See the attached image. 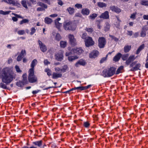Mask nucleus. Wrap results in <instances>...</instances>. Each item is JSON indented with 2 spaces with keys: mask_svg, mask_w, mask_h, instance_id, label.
Masks as SVG:
<instances>
[{
  "mask_svg": "<svg viewBox=\"0 0 148 148\" xmlns=\"http://www.w3.org/2000/svg\"><path fill=\"white\" fill-rule=\"evenodd\" d=\"M68 68L67 66L66 65H64L63 68L61 69V72L64 73L66 71L67 69Z\"/></svg>",
  "mask_w": 148,
  "mask_h": 148,
  "instance_id": "obj_44",
  "label": "nucleus"
},
{
  "mask_svg": "<svg viewBox=\"0 0 148 148\" xmlns=\"http://www.w3.org/2000/svg\"><path fill=\"white\" fill-rule=\"evenodd\" d=\"M148 30V26L145 25L143 26L140 33V36L143 37H145L146 34V31Z\"/></svg>",
  "mask_w": 148,
  "mask_h": 148,
  "instance_id": "obj_10",
  "label": "nucleus"
},
{
  "mask_svg": "<svg viewBox=\"0 0 148 148\" xmlns=\"http://www.w3.org/2000/svg\"><path fill=\"white\" fill-rule=\"evenodd\" d=\"M23 58V57L22 56L19 55L17 58V60L18 61H20Z\"/></svg>",
  "mask_w": 148,
  "mask_h": 148,
  "instance_id": "obj_59",
  "label": "nucleus"
},
{
  "mask_svg": "<svg viewBox=\"0 0 148 148\" xmlns=\"http://www.w3.org/2000/svg\"><path fill=\"white\" fill-rule=\"evenodd\" d=\"M136 59L135 56L131 55L129 57L126 61L125 64L127 65H129L132 62H133Z\"/></svg>",
  "mask_w": 148,
  "mask_h": 148,
  "instance_id": "obj_7",
  "label": "nucleus"
},
{
  "mask_svg": "<svg viewBox=\"0 0 148 148\" xmlns=\"http://www.w3.org/2000/svg\"><path fill=\"white\" fill-rule=\"evenodd\" d=\"M109 16L108 12V11H106L104 13H102L100 16V18L104 19H107L109 18Z\"/></svg>",
  "mask_w": 148,
  "mask_h": 148,
  "instance_id": "obj_16",
  "label": "nucleus"
},
{
  "mask_svg": "<svg viewBox=\"0 0 148 148\" xmlns=\"http://www.w3.org/2000/svg\"><path fill=\"white\" fill-rule=\"evenodd\" d=\"M131 48V45H126L124 48V51L125 53H127L129 52Z\"/></svg>",
  "mask_w": 148,
  "mask_h": 148,
  "instance_id": "obj_21",
  "label": "nucleus"
},
{
  "mask_svg": "<svg viewBox=\"0 0 148 148\" xmlns=\"http://www.w3.org/2000/svg\"><path fill=\"white\" fill-rule=\"evenodd\" d=\"M3 1L8 4H12L13 5L17 6L21 5L19 3L15 2L14 0H3Z\"/></svg>",
  "mask_w": 148,
  "mask_h": 148,
  "instance_id": "obj_14",
  "label": "nucleus"
},
{
  "mask_svg": "<svg viewBox=\"0 0 148 148\" xmlns=\"http://www.w3.org/2000/svg\"><path fill=\"white\" fill-rule=\"evenodd\" d=\"M97 16L96 14H93L89 16V18L91 19H94Z\"/></svg>",
  "mask_w": 148,
  "mask_h": 148,
  "instance_id": "obj_48",
  "label": "nucleus"
},
{
  "mask_svg": "<svg viewBox=\"0 0 148 148\" xmlns=\"http://www.w3.org/2000/svg\"><path fill=\"white\" fill-rule=\"evenodd\" d=\"M16 71L18 73H21V71L19 67L18 66L16 65L15 67Z\"/></svg>",
  "mask_w": 148,
  "mask_h": 148,
  "instance_id": "obj_56",
  "label": "nucleus"
},
{
  "mask_svg": "<svg viewBox=\"0 0 148 148\" xmlns=\"http://www.w3.org/2000/svg\"><path fill=\"white\" fill-rule=\"evenodd\" d=\"M99 52L97 50H94L89 54L90 58H95L97 57L99 54Z\"/></svg>",
  "mask_w": 148,
  "mask_h": 148,
  "instance_id": "obj_13",
  "label": "nucleus"
},
{
  "mask_svg": "<svg viewBox=\"0 0 148 148\" xmlns=\"http://www.w3.org/2000/svg\"><path fill=\"white\" fill-rule=\"evenodd\" d=\"M129 56V54L128 53L122 55L121 57L122 59L123 60H126L128 58Z\"/></svg>",
  "mask_w": 148,
  "mask_h": 148,
  "instance_id": "obj_33",
  "label": "nucleus"
},
{
  "mask_svg": "<svg viewBox=\"0 0 148 148\" xmlns=\"http://www.w3.org/2000/svg\"><path fill=\"white\" fill-rule=\"evenodd\" d=\"M90 124L88 122H84V125L85 127H88L90 126Z\"/></svg>",
  "mask_w": 148,
  "mask_h": 148,
  "instance_id": "obj_55",
  "label": "nucleus"
},
{
  "mask_svg": "<svg viewBox=\"0 0 148 148\" xmlns=\"http://www.w3.org/2000/svg\"><path fill=\"white\" fill-rule=\"evenodd\" d=\"M0 86H1L2 88H4V89H6L7 88V86L5 84H4L3 83H0Z\"/></svg>",
  "mask_w": 148,
  "mask_h": 148,
  "instance_id": "obj_58",
  "label": "nucleus"
},
{
  "mask_svg": "<svg viewBox=\"0 0 148 148\" xmlns=\"http://www.w3.org/2000/svg\"><path fill=\"white\" fill-rule=\"evenodd\" d=\"M16 74L13 73L9 72H4L2 75V82L6 84H10L13 80V78H15Z\"/></svg>",
  "mask_w": 148,
  "mask_h": 148,
  "instance_id": "obj_1",
  "label": "nucleus"
},
{
  "mask_svg": "<svg viewBox=\"0 0 148 148\" xmlns=\"http://www.w3.org/2000/svg\"><path fill=\"white\" fill-rule=\"evenodd\" d=\"M84 42L85 45L87 47L92 46L94 44V42L90 37H88L86 39L84 40Z\"/></svg>",
  "mask_w": 148,
  "mask_h": 148,
  "instance_id": "obj_4",
  "label": "nucleus"
},
{
  "mask_svg": "<svg viewBox=\"0 0 148 148\" xmlns=\"http://www.w3.org/2000/svg\"><path fill=\"white\" fill-rule=\"evenodd\" d=\"M109 36L112 39L114 40L115 41L117 42L119 40L118 38L112 35H110Z\"/></svg>",
  "mask_w": 148,
  "mask_h": 148,
  "instance_id": "obj_54",
  "label": "nucleus"
},
{
  "mask_svg": "<svg viewBox=\"0 0 148 148\" xmlns=\"http://www.w3.org/2000/svg\"><path fill=\"white\" fill-rule=\"evenodd\" d=\"M145 47V45L143 44L140 45L138 48L136 52V54H138Z\"/></svg>",
  "mask_w": 148,
  "mask_h": 148,
  "instance_id": "obj_23",
  "label": "nucleus"
},
{
  "mask_svg": "<svg viewBox=\"0 0 148 148\" xmlns=\"http://www.w3.org/2000/svg\"><path fill=\"white\" fill-rule=\"evenodd\" d=\"M74 53L80 55L84 52L83 50L81 48H74L72 50Z\"/></svg>",
  "mask_w": 148,
  "mask_h": 148,
  "instance_id": "obj_9",
  "label": "nucleus"
},
{
  "mask_svg": "<svg viewBox=\"0 0 148 148\" xmlns=\"http://www.w3.org/2000/svg\"><path fill=\"white\" fill-rule=\"evenodd\" d=\"M63 51H60L59 53L56 54L55 56L56 59L58 61H61L63 59Z\"/></svg>",
  "mask_w": 148,
  "mask_h": 148,
  "instance_id": "obj_11",
  "label": "nucleus"
},
{
  "mask_svg": "<svg viewBox=\"0 0 148 148\" xmlns=\"http://www.w3.org/2000/svg\"><path fill=\"white\" fill-rule=\"evenodd\" d=\"M101 21H100L99 20H97L96 21L97 24V27L99 29H101V26L100 25V22H101Z\"/></svg>",
  "mask_w": 148,
  "mask_h": 148,
  "instance_id": "obj_52",
  "label": "nucleus"
},
{
  "mask_svg": "<svg viewBox=\"0 0 148 148\" xmlns=\"http://www.w3.org/2000/svg\"><path fill=\"white\" fill-rule=\"evenodd\" d=\"M68 38L69 39L70 44L73 46H75L77 44L76 39L74 38V36L73 35L70 34L68 36Z\"/></svg>",
  "mask_w": 148,
  "mask_h": 148,
  "instance_id": "obj_6",
  "label": "nucleus"
},
{
  "mask_svg": "<svg viewBox=\"0 0 148 148\" xmlns=\"http://www.w3.org/2000/svg\"><path fill=\"white\" fill-rule=\"evenodd\" d=\"M37 61L36 59H35L34 60L32 61L31 65V68L34 69L35 66L37 64Z\"/></svg>",
  "mask_w": 148,
  "mask_h": 148,
  "instance_id": "obj_26",
  "label": "nucleus"
},
{
  "mask_svg": "<svg viewBox=\"0 0 148 148\" xmlns=\"http://www.w3.org/2000/svg\"><path fill=\"white\" fill-rule=\"evenodd\" d=\"M127 34L130 36H132L133 34V32L132 31H127Z\"/></svg>",
  "mask_w": 148,
  "mask_h": 148,
  "instance_id": "obj_61",
  "label": "nucleus"
},
{
  "mask_svg": "<svg viewBox=\"0 0 148 148\" xmlns=\"http://www.w3.org/2000/svg\"><path fill=\"white\" fill-rule=\"evenodd\" d=\"M106 60V58L105 57L102 58L100 61V62L101 63H103L104 61Z\"/></svg>",
  "mask_w": 148,
  "mask_h": 148,
  "instance_id": "obj_64",
  "label": "nucleus"
},
{
  "mask_svg": "<svg viewBox=\"0 0 148 148\" xmlns=\"http://www.w3.org/2000/svg\"><path fill=\"white\" fill-rule=\"evenodd\" d=\"M61 39L60 35L59 34H57L56 36L55 39L59 41Z\"/></svg>",
  "mask_w": 148,
  "mask_h": 148,
  "instance_id": "obj_46",
  "label": "nucleus"
},
{
  "mask_svg": "<svg viewBox=\"0 0 148 148\" xmlns=\"http://www.w3.org/2000/svg\"><path fill=\"white\" fill-rule=\"evenodd\" d=\"M45 71L47 73V74L49 76H50L51 75L52 71L49 69L46 68L45 69Z\"/></svg>",
  "mask_w": 148,
  "mask_h": 148,
  "instance_id": "obj_36",
  "label": "nucleus"
},
{
  "mask_svg": "<svg viewBox=\"0 0 148 148\" xmlns=\"http://www.w3.org/2000/svg\"><path fill=\"white\" fill-rule=\"evenodd\" d=\"M85 30L89 33H92L93 31V29L92 27H86L85 28Z\"/></svg>",
  "mask_w": 148,
  "mask_h": 148,
  "instance_id": "obj_39",
  "label": "nucleus"
},
{
  "mask_svg": "<svg viewBox=\"0 0 148 148\" xmlns=\"http://www.w3.org/2000/svg\"><path fill=\"white\" fill-rule=\"evenodd\" d=\"M64 29L66 30L74 31L76 27V25L71 21H66L64 22L63 25Z\"/></svg>",
  "mask_w": 148,
  "mask_h": 148,
  "instance_id": "obj_3",
  "label": "nucleus"
},
{
  "mask_svg": "<svg viewBox=\"0 0 148 148\" xmlns=\"http://www.w3.org/2000/svg\"><path fill=\"white\" fill-rule=\"evenodd\" d=\"M29 22V21L27 19H23L20 22V24L21 25L23 23H28Z\"/></svg>",
  "mask_w": 148,
  "mask_h": 148,
  "instance_id": "obj_43",
  "label": "nucleus"
},
{
  "mask_svg": "<svg viewBox=\"0 0 148 148\" xmlns=\"http://www.w3.org/2000/svg\"><path fill=\"white\" fill-rule=\"evenodd\" d=\"M10 12V11L4 12L2 10H0V14L3 15H7Z\"/></svg>",
  "mask_w": 148,
  "mask_h": 148,
  "instance_id": "obj_42",
  "label": "nucleus"
},
{
  "mask_svg": "<svg viewBox=\"0 0 148 148\" xmlns=\"http://www.w3.org/2000/svg\"><path fill=\"white\" fill-rule=\"evenodd\" d=\"M42 141L40 140L39 141H36L33 142V144L36 145H37L38 147H40L42 145Z\"/></svg>",
  "mask_w": 148,
  "mask_h": 148,
  "instance_id": "obj_34",
  "label": "nucleus"
},
{
  "mask_svg": "<svg viewBox=\"0 0 148 148\" xmlns=\"http://www.w3.org/2000/svg\"><path fill=\"white\" fill-rule=\"evenodd\" d=\"M82 12L83 15H88L89 13L88 10H82Z\"/></svg>",
  "mask_w": 148,
  "mask_h": 148,
  "instance_id": "obj_40",
  "label": "nucleus"
},
{
  "mask_svg": "<svg viewBox=\"0 0 148 148\" xmlns=\"http://www.w3.org/2000/svg\"><path fill=\"white\" fill-rule=\"evenodd\" d=\"M23 81L24 83L27 84L28 83V82L27 79V75L26 74H23Z\"/></svg>",
  "mask_w": 148,
  "mask_h": 148,
  "instance_id": "obj_25",
  "label": "nucleus"
},
{
  "mask_svg": "<svg viewBox=\"0 0 148 148\" xmlns=\"http://www.w3.org/2000/svg\"><path fill=\"white\" fill-rule=\"evenodd\" d=\"M98 5L100 8H103L106 6V4L105 3L101 2H99L98 3Z\"/></svg>",
  "mask_w": 148,
  "mask_h": 148,
  "instance_id": "obj_37",
  "label": "nucleus"
},
{
  "mask_svg": "<svg viewBox=\"0 0 148 148\" xmlns=\"http://www.w3.org/2000/svg\"><path fill=\"white\" fill-rule=\"evenodd\" d=\"M110 25L108 22H106L104 27V31L106 32L108 31L110 29Z\"/></svg>",
  "mask_w": 148,
  "mask_h": 148,
  "instance_id": "obj_27",
  "label": "nucleus"
},
{
  "mask_svg": "<svg viewBox=\"0 0 148 148\" xmlns=\"http://www.w3.org/2000/svg\"><path fill=\"white\" fill-rule=\"evenodd\" d=\"M55 70L56 72L58 73V72L61 71V69L58 67H56L55 68Z\"/></svg>",
  "mask_w": 148,
  "mask_h": 148,
  "instance_id": "obj_62",
  "label": "nucleus"
},
{
  "mask_svg": "<svg viewBox=\"0 0 148 148\" xmlns=\"http://www.w3.org/2000/svg\"><path fill=\"white\" fill-rule=\"evenodd\" d=\"M141 3L143 5L148 6V1L145 0L142 1H141Z\"/></svg>",
  "mask_w": 148,
  "mask_h": 148,
  "instance_id": "obj_45",
  "label": "nucleus"
},
{
  "mask_svg": "<svg viewBox=\"0 0 148 148\" xmlns=\"http://www.w3.org/2000/svg\"><path fill=\"white\" fill-rule=\"evenodd\" d=\"M34 69L31 68L30 69L29 71V76H28L34 75Z\"/></svg>",
  "mask_w": 148,
  "mask_h": 148,
  "instance_id": "obj_31",
  "label": "nucleus"
},
{
  "mask_svg": "<svg viewBox=\"0 0 148 148\" xmlns=\"http://www.w3.org/2000/svg\"><path fill=\"white\" fill-rule=\"evenodd\" d=\"M62 76V75L61 72L59 73H53L52 74V77L54 79H56L58 78L61 77Z\"/></svg>",
  "mask_w": 148,
  "mask_h": 148,
  "instance_id": "obj_17",
  "label": "nucleus"
},
{
  "mask_svg": "<svg viewBox=\"0 0 148 148\" xmlns=\"http://www.w3.org/2000/svg\"><path fill=\"white\" fill-rule=\"evenodd\" d=\"M52 21V20L49 18L46 17L45 18V23L48 24H50L51 23Z\"/></svg>",
  "mask_w": 148,
  "mask_h": 148,
  "instance_id": "obj_24",
  "label": "nucleus"
},
{
  "mask_svg": "<svg viewBox=\"0 0 148 148\" xmlns=\"http://www.w3.org/2000/svg\"><path fill=\"white\" fill-rule=\"evenodd\" d=\"M26 55V51L25 50L22 49L19 55L23 57H24Z\"/></svg>",
  "mask_w": 148,
  "mask_h": 148,
  "instance_id": "obj_41",
  "label": "nucleus"
},
{
  "mask_svg": "<svg viewBox=\"0 0 148 148\" xmlns=\"http://www.w3.org/2000/svg\"><path fill=\"white\" fill-rule=\"evenodd\" d=\"M38 42L41 50L43 52H45L47 50L46 46L39 40H38Z\"/></svg>",
  "mask_w": 148,
  "mask_h": 148,
  "instance_id": "obj_8",
  "label": "nucleus"
},
{
  "mask_svg": "<svg viewBox=\"0 0 148 148\" xmlns=\"http://www.w3.org/2000/svg\"><path fill=\"white\" fill-rule=\"evenodd\" d=\"M25 84H25V83H24V82L21 81H19L16 83L17 86L20 87H23Z\"/></svg>",
  "mask_w": 148,
  "mask_h": 148,
  "instance_id": "obj_28",
  "label": "nucleus"
},
{
  "mask_svg": "<svg viewBox=\"0 0 148 148\" xmlns=\"http://www.w3.org/2000/svg\"><path fill=\"white\" fill-rule=\"evenodd\" d=\"M122 54L120 53H118L114 58L113 60L115 62L118 61L121 57Z\"/></svg>",
  "mask_w": 148,
  "mask_h": 148,
  "instance_id": "obj_18",
  "label": "nucleus"
},
{
  "mask_svg": "<svg viewBox=\"0 0 148 148\" xmlns=\"http://www.w3.org/2000/svg\"><path fill=\"white\" fill-rule=\"evenodd\" d=\"M106 44V40L103 37H99L98 39V46L100 48H103Z\"/></svg>",
  "mask_w": 148,
  "mask_h": 148,
  "instance_id": "obj_5",
  "label": "nucleus"
},
{
  "mask_svg": "<svg viewBox=\"0 0 148 148\" xmlns=\"http://www.w3.org/2000/svg\"><path fill=\"white\" fill-rule=\"evenodd\" d=\"M31 32L30 34L32 35L33 34L36 32V29L34 27H32L31 29Z\"/></svg>",
  "mask_w": 148,
  "mask_h": 148,
  "instance_id": "obj_57",
  "label": "nucleus"
},
{
  "mask_svg": "<svg viewBox=\"0 0 148 148\" xmlns=\"http://www.w3.org/2000/svg\"><path fill=\"white\" fill-rule=\"evenodd\" d=\"M136 12H134L132 14H131V16H130V18L133 19H134L136 18Z\"/></svg>",
  "mask_w": 148,
  "mask_h": 148,
  "instance_id": "obj_47",
  "label": "nucleus"
},
{
  "mask_svg": "<svg viewBox=\"0 0 148 148\" xmlns=\"http://www.w3.org/2000/svg\"><path fill=\"white\" fill-rule=\"evenodd\" d=\"M88 36H87V34L86 33H83L82 36V38L86 40Z\"/></svg>",
  "mask_w": 148,
  "mask_h": 148,
  "instance_id": "obj_49",
  "label": "nucleus"
},
{
  "mask_svg": "<svg viewBox=\"0 0 148 148\" xmlns=\"http://www.w3.org/2000/svg\"><path fill=\"white\" fill-rule=\"evenodd\" d=\"M17 33L19 35H22L25 34V32L24 30H21L18 31Z\"/></svg>",
  "mask_w": 148,
  "mask_h": 148,
  "instance_id": "obj_53",
  "label": "nucleus"
},
{
  "mask_svg": "<svg viewBox=\"0 0 148 148\" xmlns=\"http://www.w3.org/2000/svg\"><path fill=\"white\" fill-rule=\"evenodd\" d=\"M123 68L124 67L123 66H120L117 70L116 74H118L120 73H122L123 69Z\"/></svg>",
  "mask_w": 148,
  "mask_h": 148,
  "instance_id": "obj_22",
  "label": "nucleus"
},
{
  "mask_svg": "<svg viewBox=\"0 0 148 148\" xmlns=\"http://www.w3.org/2000/svg\"><path fill=\"white\" fill-rule=\"evenodd\" d=\"M60 46L62 48H64L67 45V42L65 41H61L60 43Z\"/></svg>",
  "mask_w": 148,
  "mask_h": 148,
  "instance_id": "obj_29",
  "label": "nucleus"
},
{
  "mask_svg": "<svg viewBox=\"0 0 148 148\" xmlns=\"http://www.w3.org/2000/svg\"><path fill=\"white\" fill-rule=\"evenodd\" d=\"M116 69L112 67L108 69L103 70L101 74L104 77H110L114 75L115 73Z\"/></svg>",
  "mask_w": 148,
  "mask_h": 148,
  "instance_id": "obj_2",
  "label": "nucleus"
},
{
  "mask_svg": "<svg viewBox=\"0 0 148 148\" xmlns=\"http://www.w3.org/2000/svg\"><path fill=\"white\" fill-rule=\"evenodd\" d=\"M137 62V61L133 62L130 63V67L132 68L133 67V66L135 65L136 63Z\"/></svg>",
  "mask_w": 148,
  "mask_h": 148,
  "instance_id": "obj_51",
  "label": "nucleus"
},
{
  "mask_svg": "<svg viewBox=\"0 0 148 148\" xmlns=\"http://www.w3.org/2000/svg\"><path fill=\"white\" fill-rule=\"evenodd\" d=\"M21 3L22 6L25 8H28L27 6H29L30 5V3L27 0H23L21 2Z\"/></svg>",
  "mask_w": 148,
  "mask_h": 148,
  "instance_id": "obj_12",
  "label": "nucleus"
},
{
  "mask_svg": "<svg viewBox=\"0 0 148 148\" xmlns=\"http://www.w3.org/2000/svg\"><path fill=\"white\" fill-rule=\"evenodd\" d=\"M141 65L139 63L136 64L135 66L132 67L130 70L131 71H136L139 69V68L140 67Z\"/></svg>",
  "mask_w": 148,
  "mask_h": 148,
  "instance_id": "obj_19",
  "label": "nucleus"
},
{
  "mask_svg": "<svg viewBox=\"0 0 148 148\" xmlns=\"http://www.w3.org/2000/svg\"><path fill=\"white\" fill-rule=\"evenodd\" d=\"M75 6L77 9H81L82 8V5L79 4H75Z\"/></svg>",
  "mask_w": 148,
  "mask_h": 148,
  "instance_id": "obj_50",
  "label": "nucleus"
},
{
  "mask_svg": "<svg viewBox=\"0 0 148 148\" xmlns=\"http://www.w3.org/2000/svg\"><path fill=\"white\" fill-rule=\"evenodd\" d=\"M78 58L77 56H69L68 57V59L70 61H72L73 60L77 59Z\"/></svg>",
  "mask_w": 148,
  "mask_h": 148,
  "instance_id": "obj_30",
  "label": "nucleus"
},
{
  "mask_svg": "<svg viewBox=\"0 0 148 148\" xmlns=\"http://www.w3.org/2000/svg\"><path fill=\"white\" fill-rule=\"evenodd\" d=\"M72 52H73L71 51V52H67L65 53V55L66 56H69L72 54Z\"/></svg>",
  "mask_w": 148,
  "mask_h": 148,
  "instance_id": "obj_63",
  "label": "nucleus"
},
{
  "mask_svg": "<svg viewBox=\"0 0 148 148\" xmlns=\"http://www.w3.org/2000/svg\"><path fill=\"white\" fill-rule=\"evenodd\" d=\"M76 89L79 90H83V86H79V87H75L73 88H72V89L70 90L67 91L66 92V93H67V92H70L71 91L73 90H75Z\"/></svg>",
  "mask_w": 148,
  "mask_h": 148,
  "instance_id": "obj_32",
  "label": "nucleus"
},
{
  "mask_svg": "<svg viewBox=\"0 0 148 148\" xmlns=\"http://www.w3.org/2000/svg\"><path fill=\"white\" fill-rule=\"evenodd\" d=\"M86 64L85 62L82 60L78 61L75 64V66L76 67H78L79 65L84 66Z\"/></svg>",
  "mask_w": 148,
  "mask_h": 148,
  "instance_id": "obj_20",
  "label": "nucleus"
},
{
  "mask_svg": "<svg viewBox=\"0 0 148 148\" xmlns=\"http://www.w3.org/2000/svg\"><path fill=\"white\" fill-rule=\"evenodd\" d=\"M38 5L42 7V8H44L46 9L47 8V6L46 5L41 2H38Z\"/></svg>",
  "mask_w": 148,
  "mask_h": 148,
  "instance_id": "obj_35",
  "label": "nucleus"
},
{
  "mask_svg": "<svg viewBox=\"0 0 148 148\" xmlns=\"http://www.w3.org/2000/svg\"><path fill=\"white\" fill-rule=\"evenodd\" d=\"M28 80L29 82L33 83L37 81V78L35 75L28 76Z\"/></svg>",
  "mask_w": 148,
  "mask_h": 148,
  "instance_id": "obj_15",
  "label": "nucleus"
},
{
  "mask_svg": "<svg viewBox=\"0 0 148 148\" xmlns=\"http://www.w3.org/2000/svg\"><path fill=\"white\" fill-rule=\"evenodd\" d=\"M44 63L45 65H47L48 64H50V62L48 61L47 59L44 60Z\"/></svg>",
  "mask_w": 148,
  "mask_h": 148,
  "instance_id": "obj_60",
  "label": "nucleus"
},
{
  "mask_svg": "<svg viewBox=\"0 0 148 148\" xmlns=\"http://www.w3.org/2000/svg\"><path fill=\"white\" fill-rule=\"evenodd\" d=\"M55 24L56 27L58 29H60V27L62 25L61 23H60L58 21H55Z\"/></svg>",
  "mask_w": 148,
  "mask_h": 148,
  "instance_id": "obj_38",
  "label": "nucleus"
}]
</instances>
